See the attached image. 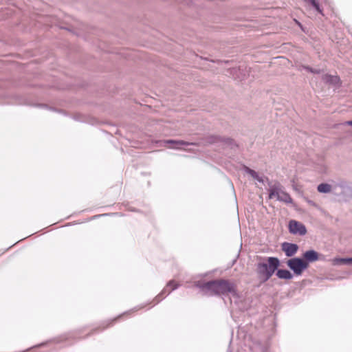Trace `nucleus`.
Here are the masks:
<instances>
[{
    "label": "nucleus",
    "mask_w": 352,
    "mask_h": 352,
    "mask_svg": "<svg viewBox=\"0 0 352 352\" xmlns=\"http://www.w3.org/2000/svg\"><path fill=\"white\" fill-rule=\"evenodd\" d=\"M195 286L200 289L203 294L207 296L230 294L234 298H239L235 285L232 283L226 280H214L206 283L196 281L195 283Z\"/></svg>",
    "instance_id": "nucleus-1"
},
{
    "label": "nucleus",
    "mask_w": 352,
    "mask_h": 352,
    "mask_svg": "<svg viewBox=\"0 0 352 352\" xmlns=\"http://www.w3.org/2000/svg\"><path fill=\"white\" fill-rule=\"evenodd\" d=\"M280 266V261L277 257L270 256L260 258L256 265V272L261 283L267 281Z\"/></svg>",
    "instance_id": "nucleus-2"
},
{
    "label": "nucleus",
    "mask_w": 352,
    "mask_h": 352,
    "mask_svg": "<svg viewBox=\"0 0 352 352\" xmlns=\"http://www.w3.org/2000/svg\"><path fill=\"white\" fill-rule=\"evenodd\" d=\"M276 198L278 201L291 204L292 199L291 196L282 189V186L279 184H276L270 186L269 189V198Z\"/></svg>",
    "instance_id": "nucleus-3"
},
{
    "label": "nucleus",
    "mask_w": 352,
    "mask_h": 352,
    "mask_svg": "<svg viewBox=\"0 0 352 352\" xmlns=\"http://www.w3.org/2000/svg\"><path fill=\"white\" fill-rule=\"evenodd\" d=\"M287 265L292 270L294 274L300 276L302 272L308 267V265L301 258L294 257L287 261Z\"/></svg>",
    "instance_id": "nucleus-4"
},
{
    "label": "nucleus",
    "mask_w": 352,
    "mask_h": 352,
    "mask_svg": "<svg viewBox=\"0 0 352 352\" xmlns=\"http://www.w3.org/2000/svg\"><path fill=\"white\" fill-rule=\"evenodd\" d=\"M289 231L293 234L304 236L307 233V228L302 223L296 220H290L289 222Z\"/></svg>",
    "instance_id": "nucleus-5"
},
{
    "label": "nucleus",
    "mask_w": 352,
    "mask_h": 352,
    "mask_svg": "<svg viewBox=\"0 0 352 352\" xmlns=\"http://www.w3.org/2000/svg\"><path fill=\"white\" fill-rule=\"evenodd\" d=\"M179 286V285L177 284L174 280H170L166 287L163 289L162 292L157 296H156L155 299V304L160 302L163 298L170 294L172 291L177 289Z\"/></svg>",
    "instance_id": "nucleus-6"
},
{
    "label": "nucleus",
    "mask_w": 352,
    "mask_h": 352,
    "mask_svg": "<svg viewBox=\"0 0 352 352\" xmlns=\"http://www.w3.org/2000/svg\"><path fill=\"white\" fill-rule=\"evenodd\" d=\"M281 247L282 250L287 257H292L295 255L298 250V245L288 242L283 243Z\"/></svg>",
    "instance_id": "nucleus-7"
},
{
    "label": "nucleus",
    "mask_w": 352,
    "mask_h": 352,
    "mask_svg": "<svg viewBox=\"0 0 352 352\" xmlns=\"http://www.w3.org/2000/svg\"><path fill=\"white\" fill-rule=\"evenodd\" d=\"M302 259L309 265V263L315 262L319 259V254L314 250H307L303 254Z\"/></svg>",
    "instance_id": "nucleus-8"
},
{
    "label": "nucleus",
    "mask_w": 352,
    "mask_h": 352,
    "mask_svg": "<svg viewBox=\"0 0 352 352\" xmlns=\"http://www.w3.org/2000/svg\"><path fill=\"white\" fill-rule=\"evenodd\" d=\"M208 142L210 144L221 143L223 145L231 146L232 140L228 138H222L217 135H212L208 138Z\"/></svg>",
    "instance_id": "nucleus-9"
},
{
    "label": "nucleus",
    "mask_w": 352,
    "mask_h": 352,
    "mask_svg": "<svg viewBox=\"0 0 352 352\" xmlns=\"http://www.w3.org/2000/svg\"><path fill=\"white\" fill-rule=\"evenodd\" d=\"M322 80L326 84L337 86L339 85L340 80L338 76L336 75H330V74H324L322 76Z\"/></svg>",
    "instance_id": "nucleus-10"
},
{
    "label": "nucleus",
    "mask_w": 352,
    "mask_h": 352,
    "mask_svg": "<svg viewBox=\"0 0 352 352\" xmlns=\"http://www.w3.org/2000/svg\"><path fill=\"white\" fill-rule=\"evenodd\" d=\"M167 144H171L172 146H170V148H173V149H179L181 146H187V145L192 144V143H189V142H185L184 140H164L162 142L163 145H166Z\"/></svg>",
    "instance_id": "nucleus-11"
},
{
    "label": "nucleus",
    "mask_w": 352,
    "mask_h": 352,
    "mask_svg": "<svg viewBox=\"0 0 352 352\" xmlns=\"http://www.w3.org/2000/svg\"><path fill=\"white\" fill-rule=\"evenodd\" d=\"M276 272V276L280 279L290 280L294 277V275L288 270L278 268Z\"/></svg>",
    "instance_id": "nucleus-12"
},
{
    "label": "nucleus",
    "mask_w": 352,
    "mask_h": 352,
    "mask_svg": "<svg viewBox=\"0 0 352 352\" xmlns=\"http://www.w3.org/2000/svg\"><path fill=\"white\" fill-rule=\"evenodd\" d=\"M245 171L250 174L254 179H256L258 182L264 184L265 182V178L263 177L259 176V175L254 170L245 166L244 167Z\"/></svg>",
    "instance_id": "nucleus-13"
},
{
    "label": "nucleus",
    "mask_w": 352,
    "mask_h": 352,
    "mask_svg": "<svg viewBox=\"0 0 352 352\" xmlns=\"http://www.w3.org/2000/svg\"><path fill=\"white\" fill-rule=\"evenodd\" d=\"M317 189L320 192L328 193L331 191V186L329 184L322 183L318 186Z\"/></svg>",
    "instance_id": "nucleus-14"
},
{
    "label": "nucleus",
    "mask_w": 352,
    "mask_h": 352,
    "mask_svg": "<svg viewBox=\"0 0 352 352\" xmlns=\"http://www.w3.org/2000/svg\"><path fill=\"white\" fill-rule=\"evenodd\" d=\"M303 1L306 3L311 6L315 9V10L317 11L318 13L323 14L322 10L320 8V5L318 1H316V0H303Z\"/></svg>",
    "instance_id": "nucleus-15"
},
{
    "label": "nucleus",
    "mask_w": 352,
    "mask_h": 352,
    "mask_svg": "<svg viewBox=\"0 0 352 352\" xmlns=\"http://www.w3.org/2000/svg\"><path fill=\"white\" fill-rule=\"evenodd\" d=\"M335 261L338 264H351V263H352V257L351 258H337Z\"/></svg>",
    "instance_id": "nucleus-16"
},
{
    "label": "nucleus",
    "mask_w": 352,
    "mask_h": 352,
    "mask_svg": "<svg viewBox=\"0 0 352 352\" xmlns=\"http://www.w3.org/2000/svg\"><path fill=\"white\" fill-rule=\"evenodd\" d=\"M301 67H302V69H304L307 70V72L311 73L312 67H311L309 66H305V65H302Z\"/></svg>",
    "instance_id": "nucleus-17"
},
{
    "label": "nucleus",
    "mask_w": 352,
    "mask_h": 352,
    "mask_svg": "<svg viewBox=\"0 0 352 352\" xmlns=\"http://www.w3.org/2000/svg\"><path fill=\"white\" fill-rule=\"evenodd\" d=\"M322 72V70L320 69H314L312 68V71H311V73L313 74H320Z\"/></svg>",
    "instance_id": "nucleus-18"
},
{
    "label": "nucleus",
    "mask_w": 352,
    "mask_h": 352,
    "mask_svg": "<svg viewBox=\"0 0 352 352\" xmlns=\"http://www.w3.org/2000/svg\"><path fill=\"white\" fill-rule=\"evenodd\" d=\"M326 170H327L326 166H325L324 165H322V166H321V168L319 169V171H320V173H324V172H325V171H326Z\"/></svg>",
    "instance_id": "nucleus-19"
},
{
    "label": "nucleus",
    "mask_w": 352,
    "mask_h": 352,
    "mask_svg": "<svg viewBox=\"0 0 352 352\" xmlns=\"http://www.w3.org/2000/svg\"><path fill=\"white\" fill-rule=\"evenodd\" d=\"M346 124H348V125L352 126V120H349V121L346 122Z\"/></svg>",
    "instance_id": "nucleus-20"
},
{
    "label": "nucleus",
    "mask_w": 352,
    "mask_h": 352,
    "mask_svg": "<svg viewBox=\"0 0 352 352\" xmlns=\"http://www.w3.org/2000/svg\"><path fill=\"white\" fill-rule=\"evenodd\" d=\"M142 307H143V306H142V307H139L138 308H135V310H138V309H142Z\"/></svg>",
    "instance_id": "nucleus-21"
}]
</instances>
